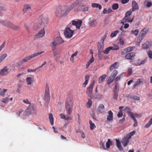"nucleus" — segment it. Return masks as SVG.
<instances>
[{"label":"nucleus","instance_id":"nucleus-31","mask_svg":"<svg viewBox=\"0 0 152 152\" xmlns=\"http://www.w3.org/2000/svg\"><path fill=\"white\" fill-rule=\"evenodd\" d=\"M150 46L149 42H145L142 46V48L143 49H147L149 48Z\"/></svg>","mask_w":152,"mask_h":152},{"label":"nucleus","instance_id":"nucleus-26","mask_svg":"<svg viewBox=\"0 0 152 152\" xmlns=\"http://www.w3.org/2000/svg\"><path fill=\"white\" fill-rule=\"evenodd\" d=\"M116 145L118 148L119 149L120 151H122L123 150V147L121 145V142H120L119 140L116 139Z\"/></svg>","mask_w":152,"mask_h":152},{"label":"nucleus","instance_id":"nucleus-6","mask_svg":"<svg viewBox=\"0 0 152 152\" xmlns=\"http://www.w3.org/2000/svg\"><path fill=\"white\" fill-rule=\"evenodd\" d=\"M136 133L135 131H134L127 134L126 136L124 137L122 139L121 143L124 147L126 146L129 142V139L132 136L134 135Z\"/></svg>","mask_w":152,"mask_h":152},{"label":"nucleus","instance_id":"nucleus-44","mask_svg":"<svg viewBox=\"0 0 152 152\" xmlns=\"http://www.w3.org/2000/svg\"><path fill=\"white\" fill-rule=\"evenodd\" d=\"M7 91V89H0V95L3 96L5 95V93Z\"/></svg>","mask_w":152,"mask_h":152},{"label":"nucleus","instance_id":"nucleus-23","mask_svg":"<svg viewBox=\"0 0 152 152\" xmlns=\"http://www.w3.org/2000/svg\"><path fill=\"white\" fill-rule=\"evenodd\" d=\"M107 77V75L105 74L103 75H102L100 76L98 80V83H101L103 82L106 77Z\"/></svg>","mask_w":152,"mask_h":152},{"label":"nucleus","instance_id":"nucleus-9","mask_svg":"<svg viewBox=\"0 0 152 152\" xmlns=\"http://www.w3.org/2000/svg\"><path fill=\"white\" fill-rule=\"evenodd\" d=\"M118 72L117 70H114L111 73L110 76L109 77L107 81V84H110L113 81L115 77L118 74Z\"/></svg>","mask_w":152,"mask_h":152},{"label":"nucleus","instance_id":"nucleus-16","mask_svg":"<svg viewBox=\"0 0 152 152\" xmlns=\"http://www.w3.org/2000/svg\"><path fill=\"white\" fill-rule=\"evenodd\" d=\"M135 53L134 52H130L127 53L125 56L126 59L132 60L135 56Z\"/></svg>","mask_w":152,"mask_h":152},{"label":"nucleus","instance_id":"nucleus-54","mask_svg":"<svg viewBox=\"0 0 152 152\" xmlns=\"http://www.w3.org/2000/svg\"><path fill=\"white\" fill-rule=\"evenodd\" d=\"M145 3H146V5L148 7H150L152 5V3L151 2L149 1L147 2V0L145 1Z\"/></svg>","mask_w":152,"mask_h":152},{"label":"nucleus","instance_id":"nucleus-33","mask_svg":"<svg viewBox=\"0 0 152 152\" xmlns=\"http://www.w3.org/2000/svg\"><path fill=\"white\" fill-rule=\"evenodd\" d=\"M49 118L51 125H53L54 124V120L53 115L52 114H49Z\"/></svg>","mask_w":152,"mask_h":152},{"label":"nucleus","instance_id":"nucleus-22","mask_svg":"<svg viewBox=\"0 0 152 152\" xmlns=\"http://www.w3.org/2000/svg\"><path fill=\"white\" fill-rule=\"evenodd\" d=\"M119 66V64L118 62H116L112 64L110 67V70L111 71L114 69H117Z\"/></svg>","mask_w":152,"mask_h":152},{"label":"nucleus","instance_id":"nucleus-10","mask_svg":"<svg viewBox=\"0 0 152 152\" xmlns=\"http://www.w3.org/2000/svg\"><path fill=\"white\" fill-rule=\"evenodd\" d=\"M38 21L42 24L43 26H45V25L48 23V20L46 16L41 15L39 18Z\"/></svg>","mask_w":152,"mask_h":152},{"label":"nucleus","instance_id":"nucleus-53","mask_svg":"<svg viewBox=\"0 0 152 152\" xmlns=\"http://www.w3.org/2000/svg\"><path fill=\"white\" fill-rule=\"evenodd\" d=\"M132 11L131 10V9H130L126 13L125 17H129L131 15Z\"/></svg>","mask_w":152,"mask_h":152},{"label":"nucleus","instance_id":"nucleus-30","mask_svg":"<svg viewBox=\"0 0 152 152\" xmlns=\"http://www.w3.org/2000/svg\"><path fill=\"white\" fill-rule=\"evenodd\" d=\"M31 6L29 4L25 5L23 9V11L24 12H25L31 9Z\"/></svg>","mask_w":152,"mask_h":152},{"label":"nucleus","instance_id":"nucleus-25","mask_svg":"<svg viewBox=\"0 0 152 152\" xmlns=\"http://www.w3.org/2000/svg\"><path fill=\"white\" fill-rule=\"evenodd\" d=\"M55 41L59 45L63 43L64 42L62 39L60 37H58L54 39Z\"/></svg>","mask_w":152,"mask_h":152},{"label":"nucleus","instance_id":"nucleus-12","mask_svg":"<svg viewBox=\"0 0 152 152\" xmlns=\"http://www.w3.org/2000/svg\"><path fill=\"white\" fill-rule=\"evenodd\" d=\"M9 68L8 67L5 66L1 69L0 71V76H6L8 73Z\"/></svg>","mask_w":152,"mask_h":152},{"label":"nucleus","instance_id":"nucleus-45","mask_svg":"<svg viewBox=\"0 0 152 152\" xmlns=\"http://www.w3.org/2000/svg\"><path fill=\"white\" fill-rule=\"evenodd\" d=\"M10 95L8 96L7 97H6L4 98H3L2 99V102L6 104L7 103L9 100V97Z\"/></svg>","mask_w":152,"mask_h":152},{"label":"nucleus","instance_id":"nucleus-63","mask_svg":"<svg viewBox=\"0 0 152 152\" xmlns=\"http://www.w3.org/2000/svg\"><path fill=\"white\" fill-rule=\"evenodd\" d=\"M94 61V58L93 57V55L91 57V59L89 60L88 61L89 63H91L93 62Z\"/></svg>","mask_w":152,"mask_h":152},{"label":"nucleus","instance_id":"nucleus-49","mask_svg":"<svg viewBox=\"0 0 152 152\" xmlns=\"http://www.w3.org/2000/svg\"><path fill=\"white\" fill-rule=\"evenodd\" d=\"M113 98L115 100H117V98L118 96V91H113Z\"/></svg>","mask_w":152,"mask_h":152},{"label":"nucleus","instance_id":"nucleus-58","mask_svg":"<svg viewBox=\"0 0 152 152\" xmlns=\"http://www.w3.org/2000/svg\"><path fill=\"white\" fill-rule=\"evenodd\" d=\"M38 69H39V68H37L34 69H28L27 70V72H34Z\"/></svg>","mask_w":152,"mask_h":152},{"label":"nucleus","instance_id":"nucleus-40","mask_svg":"<svg viewBox=\"0 0 152 152\" xmlns=\"http://www.w3.org/2000/svg\"><path fill=\"white\" fill-rule=\"evenodd\" d=\"M73 107H65L67 113L69 115L72 113Z\"/></svg>","mask_w":152,"mask_h":152},{"label":"nucleus","instance_id":"nucleus-37","mask_svg":"<svg viewBox=\"0 0 152 152\" xmlns=\"http://www.w3.org/2000/svg\"><path fill=\"white\" fill-rule=\"evenodd\" d=\"M7 56V53H4L2 55L0 56V63L4 60V59Z\"/></svg>","mask_w":152,"mask_h":152},{"label":"nucleus","instance_id":"nucleus-57","mask_svg":"<svg viewBox=\"0 0 152 152\" xmlns=\"http://www.w3.org/2000/svg\"><path fill=\"white\" fill-rule=\"evenodd\" d=\"M132 114H133L132 115V116H133L134 117H135L138 118L139 117H141L142 116V115L141 114H139L136 113H132Z\"/></svg>","mask_w":152,"mask_h":152},{"label":"nucleus","instance_id":"nucleus-46","mask_svg":"<svg viewBox=\"0 0 152 152\" xmlns=\"http://www.w3.org/2000/svg\"><path fill=\"white\" fill-rule=\"evenodd\" d=\"M112 142L109 139H108V141L106 143V146L107 148H109L110 145H112Z\"/></svg>","mask_w":152,"mask_h":152},{"label":"nucleus","instance_id":"nucleus-42","mask_svg":"<svg viewBox=\"0 0 152 152\" xmlns=\"http://www.w3.org/2000/svg\"><path fill=\"white\" fill-rule=\"evenodd\" d=\"M144 37H142V36L140 35V34H139V37L137 38V42L138 43H140L142 40L143 39V38Z\"/></svg>","mask_w":152,"mask_h":152},{"label":"nucleus","instance_id":"nucleus-32","mask_svg":"<svg viewBox=\"0 0 152 152\" xmlns=\"http://www.w3.org/2000/svg\"><path fill=\"white\" fill-rule=\"evenodd\" d=\"M58 45L56 42L55 41V40H54L53 42H52L51 43V48L52 50H55L56 49V46Z\"/></svg>","mask_w":152,"mask_h":152},{"label":"nucleus","instance_id":"nucleus-36","mask_svg":"<svg viewBox=\"0 0 152 152\" xmlns=\"http://www.w3.org/2000/svg\"><path fill=\"white\" fill-rule=\"evenodd\" d=\"M92 6L93 7L95 8H99V10H101L102 9V6L99 4L96 3H93L92 4Z\"/></svg>","mask_w":152,"mask_h":152},{"label":"nucleus","instance_id":"nucleus-60","mask_svg":"<svg viewBox=\"0 0 152 152\" xmlns=\"http://www.w3.org/2000/svg\"><path fill=\"white\" fill-rule=\"evenodd\" d=\"M117 115L118 117H121L123 116V114L121 110H120Z\"/></svg>","mask_w":152,"mask_h":152},{"label":"nucleus","instance_id":"nucleus-13","mask_svg":"<svg viewBox=\"0 0 152 152\" xmlns=\"http://www.w3.org/2000/svg\"><path fill=\"white\" fill-rule=\"evenodd\" d=\"M27 112L30 114H36V109L33 105H30L28 106L27 109Z\"/></svg>","mask_w":152,"mask_h":152},{"label":"nucleus","instance_id":"nucleus-29","mask_svg":"<svg viewBox=\"0 0 152 152\" xmlns=\"http://www.w3.org/2000/svg\"><path fill=\"white\" fill-rule=\"evenodd\" d=\"M97 24L98 23L97 21L96 20H94L90 22L89 25L91 27H95L97 26Z\"/></svg>","mask_w":152,"mask_h":152},{"label":"nucleus","instance_id":"nucleus-55","mask_svg":"<svg viewBox=\"0 0 152 152\" xmlns=\"http://www.w3.org/2000/svg\"><path fill=\"white\" fill-rule=\"evenodd\" d=\"M147 53L149 57L151 59L152 58V51L151 50L147 51Z\"/></svg>","mask_w":152,"mask_h":152},{"label":"nucleus","instance_id":"nucleus-8","mask_svg":"<svg viewBox=\"0 0 152 152\" xmlns=\"http://www.w3.org/2000/svg\"><path fill=\"white\" fill-rule=\"evenodd\" d=\"M50 94L49 87L47 86L45 88V91L44 99L46 102H48L50 100Z\"/></svg>","mask_w":152,"mask_h":152},{"label":"nucleus","instance_id":"nucleus-14","mask_svg":"<svg viewBox=\"0 0 152 152\" xmlns=\"http://www.w3.org/2000/svg\"><path fill=\"white\" fill-rule=\"evenodd\" d=\"M107 120L108 121H112L113 120V113L111 110L107 112Z\"/></svg>","mask_w":152,"mask_h":152},{"label":"nucleus","instance_id":"nucleus-64","mask_svg":"<svg viewBox=\"0 0 152 152\" xmlns=\"http://www.w3.org/2000/svg\"><path fill=\"white\" fill-rule=\"evenodd\" d=\"M100 145L104 149H105L104 143H103L101 141L100 143Z\"/></svg>","mask_w":152,"mask_h":152},{"label":"nucleus","instance_id":"nucleus-34","mask_svg":"<svg viewBox=\"0 0 152 152\" xmlns=\"http://www.w3.org/2000/svg\"><path fill=\"white\" fill-rule=\"evenodd\" d=\"M112 11V10L110 8H109L108 10L107 9L105 8L104 9L103 11V13L104 14H108Z\"/></svg>","mask_w":152,"mask_h":152},{"label":"nucleus","instance_id":"nucleus-11","mask_svg":"<svg viewBox=\"0 0 152 152\" xmlns=\"http://www.w3.org/2000/svg\"><path fill=\"white\" fill-rule=\"evenodd\" d=\"M45 34L44 28H42L39 32L37 34L34 38V39L42 37Z\"/></svg>","mask_w":152,"mask_h":152},{"label":"nucleus","instance_id":"nucleus-41","mask_svg":"<svg viewBox=\"0 0 152 152\" xmlns=\"http://www.w3.org/2000/svg\"><path fill=\"white\" fill-rule=\"evenodd\" d=\"M92 102L91 99H88V101L86 104L87 107L88 108H90L92 105Z\"/></svg>","mask_w":152,"mask_h":152},{"label":"nucleus","instance_id":"nucleus-28","mask_svg":"<svg viewBox=\"0 0 152 152\" xmlns=\"http://www.w3.org/2000/svg\"><path fill=\"white\" fill-rule=\"evenodd\" d=\"M104 105L103 104H100L99 105L97 109L98 111L100 113H102L104 112Z\"/></svg>","mask_w":152,"mask_h":152},{"label":"nucleus","instance_id":"nucleus-20","mask_svg":"<svg viewBox=\"0 0 152 152\" xmlns=\"http://www.w3.org/2000/svg\"><path fill=\"white\" fill-rule=\"evenodd\" d=\"M144 81V80L142 78L138 79L136 83L132 87V89L133 90L135 89L136 86L140 85L141 83L143 84Z\"/></svg>","mask_w":152,"mask_h":152},{"label":"nucleus","instance_id":"nucleus-3","mask_svg":"<svg viewBox=\"0 0 152 152\" xmlns=\"http://www.w3.org/2000/svg\"><path fill=\"white\" fill-rule=\"evenodd\" d=\"M72 10L73 9L74 12L80 11L85 12L88 11V7L85 5H81V3H72L71 4Z\"/></svg>","mask_w":152,"mask_h":152},{"label":"nucleus","instance_id":"nucleus-27","mask_svg":"<svg viewBox=\"0 0 152 152\" xmlns=\"http://www.w3.org/2000/svg\"><path fill=\"white\" fill-rule=\"evenodd\" d=\"M104 46V42H101L100 40L98 45V50H102Z\"/></svg>","mask_w":152,"mask_h":152},{"label":"nucleus","instance_id":"nucleus-62","mask_svg":"<svg viewBox=\"0 0 152 152\" xmlns=\"http://www.w3.org/2000/svg\"><path fill=\"white\" fill-rule=\"evenodd\" d=\"M23 102L25 104H29L30 105H31V104L29 102L28 100V99H24L23 101Z\"/></svg>","mask_w":152,"mask_h":152},{"label":"nucleus","instance_id":"nucleus-56","mask_svg":"<svg viewBox=\"0 0 152 152\" xmlns=\"http://www.w3.org/2000/svg\"><path fill=\"white\" fill-rule=\"evenodd\" d=\"M119 89V86L118 84H116L113 91H118Z\"/></svg>","mask_w":152,"mask_h":152},{"label":"nucleus","instance_id":"nucleus-21","mask_svg":"<svg viewBox=\"0 0 152 152\" xmlns=\"http://www.w3.org/2000/svg\"><path fill=\"white\" fill-rule=\"evenodd\" d=\"M149 28H143L140 31V34L142 37H145L147 34V33L149 31Z\"/></svg>","mask_w":152,"mask_h":152},{"label":"nucleus","instance_id":"nucleus-38","mask_svg":"<svg viewBox=\"0 0 152 152\" xmlns=\"http://www.w3.org/2000/svg\"><path fill=\"white\" fill-rule=\"evenodd\" d=\"M89 123L90 124V129L91 130H93L96 127L95 124L91 120H90Z\"/></svg>","mask_w":152,"mask_h":152},{"label":"nucleus","instance_id":"nucleus-43","mask_svg":"<svg viewBox=\"0 0 152 152\" xmlns=\"http://www.w3.org/2000/svg\"><path fill=\"white\" fill-rule=\"evenodd\" d=\"M152 124V118L149 120L148 123L145 125V127L148 128Z\"/></svg>","mask_w":152,"mask_h":152},{"label":"nucleus","instance_id":"nucleus-50","mask_svg":"<svg viewBox=\"0 0 152 152\" xmlns=\"http://www.w3.org/2000/svg\"><path fill=\"white\" fill-rule=\"evenodd\" d=\"M125 51H126L127 53L132 51L134 49V48L132 47H128L124 49Z\"/></svg>","mask_w":152,"mask_h":152},{"label":"nucleus","instance_id":"nucleus-35","mask_svg":"<svg viewBox=\"0 0 152 152\" xmlns=\"http://www.w3.org/2000/svg\"><path fill=\"white\" fill-rule=\"evenodd\" d=\"M26 81L28 85H31L33 81L31 78L30 77H27L26 78Z\"/></svg>","mask_w":152,"mask_h":152},{"label":"nucleus","instance_id":"nucleus-51","mask_svg":"<svg viewBox=\"0 0 152 152\" xmlns=\"http://www.w3.org/2000/svg\"><path fill=\"white\" fill-rule=\"evenodd\" d=\"M131 34H133L135 36H137L139 33V30L138 29L134 30H132L131 31Z\"/></svg>","mask_w":152,"mask_h":152},{"label":"nucleus","instance_id":"nucleus-4","mask_svg":"<svg viewBox=\"0 0 152 152\" xmlns=\"http://www.w3.org/2000/svg\"><path fill=\"white\" fill-rule=\"evenodd\" d=\"M44 52V51H41L40 52L35 53L28 56L26 57L22 60H20L18 62L16 63L18 66H21L24 63L27 62L28 61L31 59L34 58L35 57L40 55Z\"/></svg>","mask_w":152,"mask_h":152},{"label":"nucleus","instance_id":"nucleus-47","mask_svg":"<svg viewBox=\"0 0 152 152\" xmlns=\"http://www.w3.org/2000/svg\"><path fill=\"white\" fill-rule=\"evenodd\" d=\"M130 98L135 100H140V98L139 97L134 95L130 96Z\"/></svg>","mask_w":152,"mask_h":152},{"label":"nucleus","instance_id":"nucleus-18","mask_svg":"<svg viewBox=\"0 0 152 152\" xmlns=\"http://www.w3.org/2000/svg\"><path fill=\"white\" fill-rule=\"evenodd\" d=\"M44 26H43L42 24L38 21L37 23H35L33 26V28L34 30H38L41 28H44Z\"/></svg>","mask_w":152,"mask_h":152},{"label":"nucleus","instance_id":"nucleus-1","mask_svg":"<svg viewBox=\"0 0 152 152\" xmlns=\"http://www.w3.org/2000/svg\"><path fill=\"white\" fill-rule=\"evenodd\" d=\"M72 22V23H70L69 24V27L66 28L64 31L65 37L67 38H70L72 36L74 32V30L71 29L70 28L73 29V27L75 26L77 28L79 29L82 23V21L80 20L77 21L73 20Z\"/></svg>","mask_w":152,"mask_h":152},{"label":"nucleus","instance_id":"nucleus-7","mask_svg":"<svg viewBox=\"0 0 152 152\" xmlns=\"http://www.w3.org/2000/svg\"><path fill=\"white\" fill-rule=\"evenodd\" d=\"M95 81L94 80H93L89 86L87 88L86 91V93L87 95L90 96L91 99L96 98V97L93 95L92 91L94 86V85Z\"/></svg>","mask_w":152,"mask_h":152},{"label":"nucleus","instance_id":"nucleus-39","mask_svg":"<svg viewBox=\"0 0 152 152\" xmlns=\"http://www.w3.org/2000/svg\"><path fill=\"white\" fill-rule=\"evenodd\" d=\"M113 48L112 47H109L107 48L104 50L103 51V52L105 54H107L108 53L110 50H112Z\"/></svg>","mask_w":152,"mask_h":152},{"label":"nucleus","instance_id":"nucleus-15","mask_svg":"<svg viewBox=\"0 0 152 152\" xmlns=\"http://www.w3.org/2000/svg\"><path fill=\"white\" fill-rule=\"evenodd\" d=\"M65 107H73V102L71 99H67L65 104Z\"/></svg>","mask_w":152,"mask_h":152},{"label":"nucleus","instance_id":"nucleus-59","mask_svg":"<svg viewBox=\"0 0 152 152\" xmlns=\"http://www.w3.org/2000/svg\"><path fill=\"white\" fill-rule=\"evenodd\" d=\"M113 48L112 50H117L119 49V46L116 45H115L114 47H112Z\"/></svg>","mask_w":152,"mask_h":152},{"label":"nucleus","instance_id":"nucleus-17","mask_svg":"<svg viewBox=\"0 0 152 152\" xmlns=\"http://www.w3.org/2000/svg\"><path fill=\"white\" fill-rule=\"evenodd\" d=\"M132 8L131 9L132 12L135 11L136 10H138L139 9L138 5L137 2L135 1H132Z\"/></svg>","mask_w":152,"mask_h":152},{"label":"nucleus","instance_id":"nucleus-24","mask_svg":"<svg viewBox=\"0 0 152 152\" xmlns=\"http://www.w3.org/2000/svg\"><path fill=\"white\" fill-rule=\"evenodd\" d=\"M129 18L128 17H124V18L122 20L121 23L124 24V23L132 22L133 21V18L130 20H129Z\"/></svg>","mask_w":152,"mask_h":152},{"label":"nucleus","instance_id":"nucleus-61","mask_svg":"<svg viewBox=\"0 0 152 152\" xmlns=\"http://www.w3.org/2000/svg\"><path fill=\"white\" fill-rule=\"evenodd\" d=\"M54 58L56 62H58L59 60L60 56L59 55L54 56Z\"/></svg>","mask_w":152,"mask_h":152},{"label":"nucleus","instance_id":"nucleus-19","mask_svg":"<svg viewBox=\"0 0 152 152\" xmlns=\"http://www.w3.org/2000/svg\"><path fill=\"white\" fill-rule=\"evenodd\" d=\"M127 113L130 116V118L134 121V123L133 124V126L134 127H136L137 126V120L135 117H134L132 116V112L131 111H128L127 112Z\"/></svg>","mask_w":152,"mask_h":152},{"label":"nucleus","instance_id":"nucleus-5","mask_svg":"<svg viewBox=\"0 0 152 152\" xmlns=\"http://www.w3.org/2000/svg\"><path fill=\"white\" fill-rule=\"evenodd\" d=\"M0 24L14 30L19 31L20 29V26L15 25L12 22L6 20L0 21Z\"/></svg>","mask_w":152,"mask_h":152},{"label":"nucleus","instance_id":"nucleus-52","mask_svg":"<svg viewBox=\"0 0 152 152\" xmlns=\"http://www.w3.org/2000/svg\"><path fill=\"white\" fill-rule=\"evenodd\" d=\"M118 8V4H114L112 5V8L114 10H117Z\"/></svg>","mask_w":152,"mask_h":152},{"label":"nucleus","instance_id":"nucleus-2","mask_svg":"<svg viewBox=\"0 0 152 152\" xmlns=\"http://www.w3.org/2000/svg\"><path fill=\"white\" fill-rule=\"evenodd\" d=\"M72 10L71 5L58 7L54 11L55 16L58 18L66 16Z\"/></svg>","mask_w":152,"mask_h":152},{"label":"nucleus","instance_id":"nucleus-48","mask_svg":"<svg viewBox=\"0 0 152 152\" xmlns=\"http://www.w3.org/2000/svg\"><path fill=\"white\" fill-rule=\"evenodd\" d=\"M119 31L118 30H116L112 32L110 34V37H115L118 33Z\"/></svg>","mask_w":152,"mask_h":152}]
</instances>
